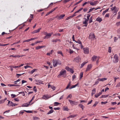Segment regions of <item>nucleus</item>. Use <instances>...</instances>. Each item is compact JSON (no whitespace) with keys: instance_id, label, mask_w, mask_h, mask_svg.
Returning <instances> with one entry per match:
<instances>
[{"instance_id":"obj_1","label":"nucleus","mask_w":120,"mask_h":120,"mask_svg":"<svg viewBox=\"0 0 120 120\" xmlns=\"http://www.w3.org/2000/svg\"><path fill=\"white\" fill-rule=\"evenodd\" d=\"M66 71L65 69H63L61 70L60 73L58 75L57 77L59 78L61 76H62L63 77H65L64 76L66 74Z\"/></svg>"},{"instance_id":"obj_2","label":"nucleus","mask_w":120,"mask_h":120,"mask_svg":"<svg viewBox=\"0 0 120 120\" xmlns=\"http://www.w3.org/2000/svg\"><path fill=\"white\" fill-rule=\"evenodd\" d=\"M52 62L53 66L54 67H56L58 64L60 65L61 64V62L57 60H53Z\"/></svg>"},{"instance_id":"obj_3","label":"nucleus","mask_w":120,"mask_h":120,"mask_svg":"<svg viewBox=\"0 0 120 120\" xmlns=\"http://www.w3.org/2000/svg\"><path fill=\"white\" fill-rule=\"evenodd\" d=\"M112 60L113 62L114 63H116L118 62L119 59L117 55H115L113 59Z\"/></svg>"},{"instance_id":"obj_4","label":"nucleus","mask_w":120,"mask_h":120,"mask_svg":"<svg viewBox=\"0 0 120 120\" xmlns=\"http://www.w3.org/2000/svg\"><path fill=\"white\" fill-rule=\"evenodd\" d=\"M7 101H8V103L7 104V105L9 107L11 106L13 107L17 105L16 104L13 103L12 102L10 101L9 100H7Z\"/></svg>"},{"instance_id":"obj_5","label":"nucleus","mask_w":120,"mask_h":120,"mask_svg":"<svg viewBox=\"0 0 120 120\" xmlns=\"http://www.w3.org/2000/svg\"><path fill=\"white\" fill-rule=\"evenodd\" d=\"M111 10L112 11H113V13H116V14L119 10L117 8L116 6H114L111 8Z\"/></svg>"},{"instance_id":"obj_6","label":"nucleus","mask_w":120,"mask_h":120,"mask_svg":"<svg viewBox=\"0 0 120 120\" xmlns=\"http://www.w3.org/2000/svg\"><path fill=\"white\" fill-rule=\"evenodd\" d=\"M68 101L70 103L71 105H76L78 103V102L77 101H75L71 100L70 99H68Z\"/></svg>"},{"instance_id":"obj_7","label":"nucleus","mask_w":120,"mask_h":120,"mask_svg":"<svg viewBox=\"0 0 120 120\" xmlns=\"http://www.w3.org/2000/svg\"><path fill=\"white\" fill-rule=\"evenodd\" d=\"M84 21L82 23L84 25L83 26H85L86 27L88 25V21L86 20V18H83Z\"/></svg>"},{"instance_id":"obj_8","label":"nucleus","mask_w":120,"mask_h":120,"mask_svg":"<svg viewBox=\"0 0 120 120\" xmlns=\"http://www.w3.org/2000/svg\"><path fill=\"white\" fill-rule=\"evenodd\" d=\"M89 38L93 40L96 39V37L95 36L93 33H91L90 34L89 36Z\"/></svg>"},{"instance_id":"obj_9","label":"nucleus","mask_w":120,"mask_h":120,"mask_svg":"<svg viewBox=\"0 0 120 120\" xmlns=\"http://www.w3.org/2000/svg\"><path fill=\"white\" fill-rule=\"evenodd\" d=\"M51 97L49 95L46 94H45L43 95L42 98L43 99L45 100H47L50 98Z\"/></svg>"},{"instance_id":"obj_10","label":"nucleus","mask_w":120,"mask_h":120,"mask_svg":"<svg viewBox=\"0 0 120 120\" xmlns=\"http://www.w3.org/2000/svg\"><path fill=\"white\" fill-rule=\"evenodd\" d=\"M83 50L84 51V53L85 54H88L89 53V48L87 47L85 48H83Z\"/></svg>"},{"instance_id":"obj_11","label":"nucleus","mask_w":120,"mask_h":120,"mask_svg":"<svg viewBox=\"0 0 120 120\" xmlns=\"http://www.w3.org/2000/svg\"><path fill=\"white\" fill-rule=\"evenodd\" d=\"M30 103H29V102L28 103H25L23 104L22 106V107H27L29 106V105H31L32 104H30Z\"/></svg>"},{"instance_id":"obj_12","label":"nucleus","mask_w":120,"mask_h":120,"mask_svg":"<svg viewBox=\"0 0 120 120\" xmlns=\"http://www.w3.org/2000/svg\"><path fill=\"white\" fill-rule=\"evenodd\" d=\"M65 15H61L60 16H56V17L57 18V19L58 20H60L63 18L65 16Z\"/></svg>"},{"instance_id":"obj_13","label":"nucleus","mask_w":120,"mask_h":120,"mask_svg":"<svg viewBox=\"0 0 120 120\" xmlns=\"http://www.w3.org/2000/svg\"><path fill=\"white\" fill-rule=\"evenodd\" d=\"M75 41L76 43H78L79 44H80L79 46H80L81 49H82L83 48V46L82 45L81 42L80 41L78 40L77 41Z\"/></svg>"},{"instance_id":"obj_14","label":"nucleus","mask_w":120,"mask_h":120,"mask_svg":"<svg viewBox=\"0 0 120 120\" xmlns=\"http://www.w3.org/2000/svg\"><path fill=\"white\" fill-rule=\"evenodd\" d=\"M98 1H96L94 2H91L90 3V4L93 6L95 5L98 4Z\"/></svg>"},{"instance_id":"obj_15","label":"nucleus","mask_w":120,"mask_h":120,"mask_svg":"<svg viewBox=\"0 0 120 120\" xmlns=\"http://www.w3.org/2000/svg\"><path fill=\"white\" fill-rule=\"evenodd\" d=\"M52 33L51 34V33H48L46 34V35L45 36V38H49L50 36H51L52 34Z\"/></svg>"},{"instance_id":"obj_16","label":"nucleus","mask_w":120,"mask_h":120,"mask_svg":"<svg viewBox=\"0 0 120 120\" xmlns=\"http://www.w3.org/2000/svg\"><path fill=\"white\" fill-rule=\"evenodd\" d=\"M92 65L91 64H90L88 65L86 69V71L89 70L92 68Z\"/></svg>"},{"instance_id":"obj_17","label":"nucleus","mask_w":120,"mask_h":120,"mask_svg":"<svg viewBox=\"0 0 120 120\" xmlns=\"http://www.w3.org/2000/svg\"><path fill=\"white\" fill-rule=\"evenodd\" d=\"M41 28H40L38 29L37 30H34L33 32H32V33L33 34H34L35 33H37L38 32H39V31L41 29Z\"/></svg>"},{"instance_id":"obj_18","label":"nucleus","mask_w":120,"mask_h":120,"mask_svg":"<svg viewBox=\"0 0 120 120\" xmlns=\"http://www.w3.org/2000/svg\"><path fill=\"white\" fill-rule=\"evenodd\" d=\"M80 58L79 56L76 57L75 59V60L77 62H79L80 60Z\"/></svg>"},{"instance_id":"obj_19","label":"nucleus","mask_w":120,"mask_h":120,"mask_svg":"<svg viewBox=\"0 0 120 120\" xmlns=\"http://www.w3.org/2000/svg\"><path fill=\"white\" fill-rule=\"evenodd\" d=\"M98 57L95 56H93L92 58V60L93 61H95L96 60V59H97Z\"/></svg>"},{"instance_id":"obj_20","label":"nucleus","mask_w":120,"mask_h":120,"mask_svg":"<svg viewBox=\"0 0 120 120\" xmlns=\"http://www.w3.org/2000/svg\"><path fill=\"white\" fill-rule=\"evenodd\" d=\"M76 15L75 14V13H74L73 15H71L69 17H67L66 19V20H68L69 19H70V18H72L74 16H75Z\"/></svg>"},{"instance_id":"obj_21","label":"nucleus","mask_w":120,"mask_h":120,"mask_svg":"<svg viewBox=\"0 0 120 120\" xmlns=\"http://www.w3.org/2000/svg\"><path fill=\"white\" fill-rule=\"evenodd\" d=\"M45 47V46H37L36 48V49H38L44 47Z\"/></svg>"},{"instance_id":"obj_22","label":"nucleus","mask_w":120,"mask_h":120,"mask_svg":"<svg viewBox=\"0 0 120 120\" xmlns=\"http://www.w3.org/2000/svg\"><path fill=\"white\" fill-rule=\"evenodd\" d=\"M96 20L100 23L102 21V20L101 18L98 17L96 19Z\"/></svg>"},{"instance_id":"obj_23","label":"nucleus","mask_w":120,"mask_h":120,"mask_svg":"<svg viewBox=\"0 0 120 120\" xmlns=\"http://www.w3.org/2000/svg\"><path fill=\"white\" fill-rule=\"evenodd\" d=\"M102 93L101 92H99L98 94H95V96L96 98L98 97L100 95L102 94Z\"/></svg>"},{"instance_id":"obj_24","label":"nucleus","mask_w":120,"mask_h":120,"mask_svg":"<svg viewBox=\"0 0 120 120\" xmlns=\"http://www.w3.org/2000/svg\"><path fill=\"white\" fill-rule=\"evenodd\" d=\"M107 78H104L101 79H100L99 78V80L101 82H103L105 80H107Z\"/></svg>"},{"instance_id":"obj_25","label":"nucleus","mask_w":120,"mask_h":120,"mask_svg":"<svg viewBox=\"0 0 120 120\" xmlns=\"http://www.w3.org/2000/svg\"><path fill=\"white\" fill-rule=\"evenodd\" d=\"M96 92V89L94 88L92 90V92L91 93V95L93 96V95Z\"/></svg>"},{"instance_id":"obj_26","label":"nucleus","mask_w":120,"mask_h":120,"mask_svg":"<svg viewBox=\"0 0 120 120\" xmlns=\"http://www.w3.org/2000/svg\"><path fill=\"white\" fill-rule=\"evenodd\" d=\"M12 56L14 57H18L19 58L20 57V56L19 55H11L10 56V57Z\"/></svg>"},{"instance_id":"obj_27","label":"nucleus","mask_w":120,"mask_h":120,"mask_svg":"<svg viewBox=\"0 0 120 120\" xmlns=\"http://www.w3.org/2000/svg\"><path fill=\"white\" fill-rule=\"evenodd\" d=\"M87 61L86 62H84L83 63H82L80 66V68H82L83 66H84V65L86 64L87 62Z\"/></svg>"},{"instance_id":"obj_28","label":"nucleus","mask_w":120,"mask_h":120,"mask_svg":"<svg viewBox=\"0 0 120 120\" xmlns=\"http://www.w3.org/2000/svg\"><path fill=\"white\" fill-rule=\"evenodd\" d=\"M109 94L107 95H103L101 96L100 97L101 98H106L109 96Z\"/></svg>"},{"instance_id":"obj_29","label":"nucleus","mask_w":120,"mask_h":120,"mask_svg":"<svg viewBox=\"0 0 120 120\" xmlns=\"http://www.w3.org/2000/svg\"><path fill=\"white\" fill-rule=\"evenodd\" d=\"M53 109H51L48 112V113H47V115L53 112Z\"/></svg>"},{"instance_id":"obj_30","label":"nucleus","mask_w":120,"mask_h":120,"mask_svg":"<svg viewBox=\"0 0 120 120\" xmlns=\"http://www.w3.org/2000/svg\"><path fill=\"white\" fill-rule=\"evenodd\" d=\"M36 82H37L38 83H39L40 84H43L42 81H41V80H36Z\"/></svg>"},{"instance_id":"obj_31","label":"nucleus","mask_w":120,"mask_h":120,"mask_svg":"<svg viewBox=\"0 0 120 120\" xmlns=\"http://www.w3.org/2000/svg\"><path fill=\"white\" fill-rule=\"evenodd\" d=\"M109 8H108L107 9L105 10L102 13V15H104L106 12H107L109 10Z\"/></svg>"},{"instance_id":"obj_32","label":"nucleus","mask_w":120,"mask_h":120,"mask_svg":"<svg viewBox=\"0 0 120 120\" xmlns=\"http://www.w3.org/2000/svg\"><path fill=\"white\" fill-rule=\"evenodd\" d=\"M100 81L99 78L98 79L96 80V81L95 82V84L94 85H95L97 84H98L99 83V81Z\"/></svg>"},{"instance_id":"obj_33","label":"nucleus","mask_w":120,"mask_h":120,"mask_svg":"<svg viewBox=\"0 0 120 120\" xmlns=\"http://www.w3.org/2000/svg\"><path fill=\"white\" fill-rule=\"evenodd\" d=\"M78 85V84H76L75 85H72L71 86V87H70V88H69V89H71L73 88H74L75 87L77 86V85Z\"/></svg>"},{"instance_id":"obj_34","label":"nucleus","mask_w":120,"mask_h":120,"mask_svg":"<svg viewBox=\"0 0 120 120\" xmlns=\"http://www.w3.org/2000/svg\"><path fill=\"white\" fill-rule=\"evenodd\" d=\"M53 51V50H52L49 53H47V55L48 56H50L51 54H52V52Z\"/></svg>"},{"instance_id":"obj_35","label":"nucleus","mask_w":120,"mask_h":120,"mask_svg":"<svg viewBox=\"0 0 120 120\" xmlns=\"http://www.w3.org/2000/svg\"><path fill=\"white\" fill-rule=\"evenodd\" d=\"M72 97V95L71 94H70L67 97V99L68 98L71 99V98Z\"/></svg>"},{"instance_id":"obj_36","label":"nucleus","mask_w":120,"mask_h":120,"mask_svg":"<svg viewBox=\"0 0 120 120\" xmlns=\"http://www.w3.org/2000/svg\"><path fill=\"white\" fill-rule=\"evenodd\" d=\"M79 106L82 108V110H83V108L84 107V106L82 104H79Z\"/></svg>"},{"instance_id":"obj_37","label":"nucleus","mask_w":120,"mask_h":120,"mask_svg":"<svg viewBox=\"0 0 120 120\" xmlns=\"http://www.w3.org/2000/svg\"><path fill=\"white\" fill-rule=\"evenodd\" d=\"M11 96L12 98H14L17 96L16 95L13 94H11Z\"/></svg>"},{"instance_id":"obj_38","label":"nucleus","mask_w":120,"mask_h":120,"mask_svg":"<svg viewBox=\"0 0 120 120\" xmlns=\"http://www.w3.org/2000/svg\"><path fill=\"white\" fill-rule=\"evenodd\" d=\"M37 70V69H33V70H32V71H31L30 72V73L31 74H33Z\"/></svg>"},{"instance_id":"obj_39","label":"nucleus","mask_w":120,"mask_h":120,"mask_svg":"<svg viewBox=\"0 0 120 120\" xmlns=\"http://www.w3.org/2000/svg\"><path fill=\"white\" fill-rule=\"evenodd\" d=\"M77 115H71L70 116V117L72 118H74L75 117H76L77 116Z\"/></svg>"},{"instance_id":"obj_40","label":"nucleus","mask_w":120,"mask_h":120,"mask_svg":"<svg viewBox=\"0 0 120 120\" xmlns=\"http://www.w3.org/2000/svg\"><path fill=\"white\" fill-rule=\"evenodd\" d=\"M71 82H69V84L66 88V89H68V88L70 86H71Z\"/></svg>"},{"instance_id":"obj_41","label":"nucleus","mask_w":120,"mask_h":120,"mask_svg":"<svg viewBox=\"0 0 120 120\" xmlns=\"http://www.w3.org/2000/svg\"><path fill=\"white\" fill-rule=\"evenodd\" d=\"M118 15L117 16V19H120V11H119L118 12Z\"/></svg>"},{"instance_id":"obj_42","label":"nucleus","mask_w":120,"mask_h":120,"mask_svg":"<svg viewBox=\"0 0 120 120\" xmlns=\"http://www.w3.org/2000/svg\"><path fill=\"white\" fill-rule=\"evenodd\" d=\"M90 15L89 14H88L87 15V19H86V20H87L88 21H89V18L90 16Z\"/></svg>"},{"instance_id":"obj_43","label":"nucleus","mask_w":120,"mask_h":120,"mask_svg":"<svg viewBox=\"0 0 120 120\" xmlns=\"http://www.w3.org/2000/svg\"><path fill=\"white\" fill-rule=\"evenodd\" d=\"M111 48L110 47H109L108 50V52L109 53H111Z\"/></svg>"},{"instance_id":"obj_44","label":"nucleus","mask_w":120,"mask_h":120,"mask_svg":"<svg viewBox=\"0 0 120 120\" xmlns=\"http://www.w3.org/2000/svg\"><path fill=\"white\" fill-rule=\"evenodd\" d=\"M92 22V17H91L89 20V22L90 23H91V22Z\"/></svg>"},{"instance_id":"obj_45","label":"nucleus","mask_w":120,"mask_h":120,"mask_svg":"<svg viewBox=\"0 0 120 120\" xmlns=\"http://www.w3.org/2000/svg\"><path fill=\"white\" fill-rule=\"evenodd\" d=\"M83 77V73L82 72H81L80 74V79H81V78Z\"/></svg>"},{"instance_id":"obj_46","label":"nucleus","mask_w":120,"mask_h":120,"mask_svg":"<svg viewBox=\"0 0 120 120\" xmlns=\"http://www.w3.org/2000/svg\"><path fill=\"white\" fill-rule=\"evenodd\" d=\"M51 88L53 90H54L56 89V87L53 85L51 86Z\"/></svg>"},{"instance_id":"obj_47","label":"nucleus","mask_w":120,"mask_h":120,"mask_svg":"<svg viewBox=\"0 0 120 120\" xmlns=\"http://www.w3.org/2000/svg\"><path fill=\"white\" fill-rule=\"evenodd\" d=\"M118 38L116 37H115L114 38V42H116L117 40H118Z\"/></svg>"},{"instance_id":"obj_48","label":"nucleus","mask_w":120,"mask_h":120,"mask_svg":"<svg viewBox=\"0 0 120 120\" xmlns=\"http://www.w3.org/2000/svg\"><path fill=\"white\" fill-rule=\"evenodd\" d=\"M53 36H57V35L59 36H60V34L59 33H56L55 34H54L53 35Z\"/></svg>"},{"instance_id":"obj_49","label":"nucleus","mask_w":120,"mask_h":120,"mask_svg":"<svg viewBox=\"0 0 120 120\" xmlns=\"http://www.w3.org/2000/svg\"><path fill=\"white\" fill-rule=\"evenodd\" d=\"M43 41H38L35 42V44H37L42 42Z\"/></svg>"},{"instance_id":"obj_50","label":"nucleus","mask_w":120,"mask_h":120,"mask_svg":"<svg viewBox=\"0 0 120 120\" xmlns=\"http://www.w3.org/2000/svg\"><path fill=\"white\" fill-rule=\"evenodd\" d=\"M65 69L67 70L68 71H69L70 69V68L66 66L65 67Z\"/></svg>"},{"instance_id":"obj_51","label":"nucleus","mask_w":120,"mask_h":120,"mask_svg":"<svg viewBox=\"0 0 120 120\" xmlns=\"http://www.w3.org/2000/svg\"><path fill=\"white\" fill-rule=\"evenodd\" d=\"M33 90L35 92H36L37 91V89L36 88V86H34L33 88Z\"/></svg>"},{"instance_id":"obj_52","label":"nucleus","mask_w":120,"mask_h":120,"mask_svg":"<svg viewBox=\"0 0 120 120\" xmlns=\"http://www.w3.org/2000/svg\"><path fill=\"white\" fill-rule=\"evenodd\" d=\"M59 39H53L52 40V42H56L58 41Z\"/></svg>"},{"instance_id":"obj_53","label":"nucleus","mask_w":120,"mask_h":120,"mask_svg":"<svg viewBox=\"0 0 120 120\" xmlns=\"http://www.w3.org/2000/svg\"><path fill=\"white\" fill-rule=\"evenodd\" d=\"M28 68H32L31 67L29 66H24V68L25 69H26Z\"/></svg>"},{"instance_id":"obj_54","label":"nucleus","mask_w":120,"mask_h":120,"mask_svg":"<svg viewBox=\"0 0 120 120\" xmlns=\"http://www.w3.org/2000/svg\"><path fill=\"white\" fill-rule=\"evenodd\" d=\"M63 109L64 110L68 111V109L67 107H64Z\"/></svg>"},{"instance_id":"obj_55","label":"nucleus","mask_w":120,"mask_h":120,"mask_svg":"<svg viewBox=\"0 0 120 120\" xmlns=\"http://www.w3.org/2000/svg\"><path fill=\"white\" fill-rule=\"evenodd\" d=\"M33 119L34 120H37V119H39V118L36 116H34L33 117Z\"/></svg>"},{"instance_id":"obj_56","label":"nucleus","mask_w":120,"mask_h":120,"mask_svg":"<svg viewBox=\"0 0 120 120\" xmlns=\"http://www.w3.org/2000/svg\"><path fill=\"white\" fill-rule=\"evenodd\" d=\"M98 101H96L95 102V104H94L93 105V106H94L95 107L97 105V104L98 103Z\"/></svg>"},{"instance_id":"obj_57","label":"nucleus","mask_w":120,"mask_h":120,"mask_svg":"<svg viewBox=\"0 0 120 120\" xmlns=\"http://www.w3.org/2000/svg\"><path fill=\"white\" fill-rule=\"evenodd\" d=\"M5 101V100H0V104L3 103Z\"/></svg>"},{"instance_id":"obj_58","label":"nucleus","mask_w":120,"mask_h":120,"mask_svg":"<svg viewBox=\"0 0 120 120\" xmlns=\"http://www.w3.org/2000/svg\"><path fill=\"white\" fill-rule=\"evenodd\" d=\"M24 74V73H22V74H16V75L18 76L17 77L19 78V76H21L22 75Z\"/></svg>"},{"instance_id":"obj_59","label":"nucleus","mask_w":120,"mask_h":120,"mask_svg":"<svg viewBox=\"0 0 120 120\" xmlns=\"http://www.w3.org/2000/svg\"><path fill=\"white\" fill-rule=\"evenodd\" d=\"M69 71H70V72L72 73H73L74 72V71L71 68L70 69Z\"/></svg>"},{"instance_id":"obj_60","label":"nucleus","mask_w":120,"mask_h":120,"mask_svg":"<svg viewBox=\"0 0 120 120\" xmlns=\"http://www.w3.org/2000/svg\"><path fill=\"white\" fill-rule=\"evenodd\" d=\"M57 53L58 54H61L62 56H63V54L61 51H58L57 52Z\"/></svg>"},{"instance_id":"obj_61","label":"nucleus","mask_w":120,"mask_h":120,"mask_svg":"<svg viewBox=\"0 0 120 120\" xmlns=\"http://www.w3.org/2000/svg\"><path fill=\"white\" fill-rule=\"evenodd\" d=\"M116 25L117 26H119V25H120V22H117L116 23Z\"/></svg>"},{"instance_id":"obj_62","label":"nucleus","mask_w":120,"mask_h":120,"mask_svg":"<svg viewBox=\"0 0 120 120\" xmlns=\"http://www.w3.org/2000/svg\"><path fill=\"white\" fill-rule=\"evenodd\" d=\"M94 9H95V8H92L90 9H89V12H88V13H89V12H91L92 11H93Z\"/></svg>"},{"instance_id":"obj_63","label":"nucleus","mask_w":120,"mask_h":120,"mask_svg":"<svg viewBox=\"0 0 120 120\" xmlns=\"http://www.w3.org/2000/svg\"><path fill=\"white\" fill-rule=\"evenodd\" d=\"M74 52L73 50H71V49H69V53H70L72 54Z\"/></svg>"},{"instance_id":"obj_64","label":"nucleus","mask_w":120,"mask_h":120,"mask_svg":"<svg viewBox=\"0 0 120 120\" xmlns=\"http://www.w3.org/2000/svg\"><path fill=\"white\" fill-rule=\"evenodd\" d=\"M120 86V82L118 83L116 86L117 87H119Z\"/></svg>"}]
</instances>
